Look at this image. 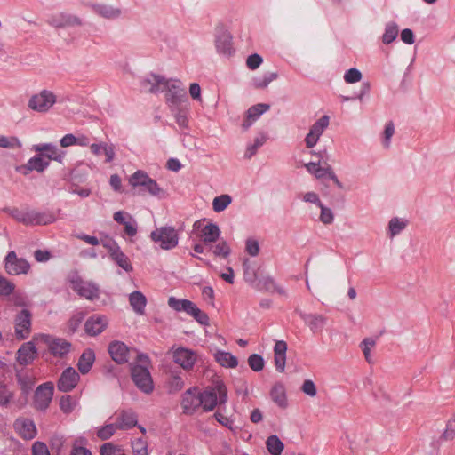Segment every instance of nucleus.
<instances>
[{"mask_svg": "<svg viewBox=\"0 0 455 455\" xmlns=\"http://www.w3.org/2000/svg\"><path fill=\"white\" fill-rule=\"evenodd\" d=\"M36 340L44 343L50 352L56 357L67 355L71 349V343L61 338H56L49 334H38Z\"/></svg>", "mask_w": 455, "mask_h": 455, "instance_id": "nucleus-8", "label": "nucleus"}, {"mask_svg": "<svg viewBox=\"0 0 455 455\" xmlns=\"http://www.w3.org/2000/svg\"><path fill=\"white\" fill-rule=\"evenodd\" d=\"M266 446L271 455H281L284 448L283 442L275 435L267 437Z\"/></svg>", "mask_w": 455, "mask_h": 455, "instance_id": "nucleus-40", "label": "nucleus"}, {"mask_svg": "<svg viewBox=\"0 0 455 455\" xmlns=\"http://www.w3.org/2000/svg\"><path fill=\"white\" fill-rule=\"evenodd\" d=\"M248 364L252 371H260L264 368L265 362L260 355L252 354L248 358Z\"/></svg>", "mask_w": 455, "mask_h": 455, "instance_id": "nucleus-51", "label": "nucleus"}, {"mask_svg": "<svg viewBox=\"0 0 455 455\" xmlns=\"http://www.w3.org/2000/svg\"><path fill=\"white\" fill-rule=\"evenodd\" d=\"M270 396L272 401L280 408L284 409L288 406L286 390L283 384H275L270 391Z\"/></svg>", "mask_w": 455, "mask_h": 455, "instance_id": "nucleus-32", "label": "nucleus"}, {"mask_svg": "<svg viewBox=\"0 0 455 455\" xmlns=\"http://www.w3.org/2000/svg\"><path fill=\"white\" fill-rule=\"evenodd\" d=\"M214 356L216 361L223 367L235 368L238 365L237 358L229 352L219 350Z\"/></svg>", "mask_w": 455, "mask_h": 455, "instance_id": "nucleus-35", "label": "nucleus"}, {"mask_svg": "<svg viewBox=\"0 0 455 455\" xmlns=\"http://www.w3.org/2000/svg\"><path fill=\"white\" fill-rule=\"evenodd\" d=\"M34 150L42 153L50 160L62 163L66 153L60 150L56 145L52 143H43L34 146Z\"/></svg>", "mask_w": 455, "mask_h": 455, "instance_id": "nucleus-25", "label": "nucleus"}, {"mask_svg": "<svg viewBox=\"0 0 455 455\" xmlns=\"http://www.w3.org/2000/svg\"><path fill=\"white\" fill-rule=\"evenodd\" d=\"M69 283L73 291L80 297L88 300H94L100 298V287L96 283L84 280L76 273L70 275Z\"/></svg>", "mask_w": 455, "mask_h": 455, "instance_id": "nucleus-6", "label": "nucleus"}, {"mask_svg": "<svg viewBox=\"0 0 455 455\" xmlns=\"http://www.w3.org/2000/svg\"><path fill=\"white\" fill-rule=\"evenodd\" d=\"M0 148H20L21 143L16 137L0 136Z\"/></svg>", "mask_w": 455, "mask_h": 455, "instance_id": "nucleus-53", "label": "nucleus"}, {"mask_svg": "<svg viewBox=\"0 0 455 455\" xmlns=\"http://www.w3.org/2000/svg\"><path fill=\"white\" fill-rule=\"evenodd\" d=\"M151 240L163 250H172L178 245L179 235L172 226H164L156 228L150 234Z\"/></svg>", "mask_w": 455, "mask_h": 455, "instance_id": "nucleus-4", "label": "nucleus"}, {"mask_svg": "<svg viewBox=\"0 0 455 455\" xmlns=\"http://www.w3.org/2000/svg\"><path fill=\"white\" fill-rule=\"evenodd\" d=\"M79 380V373L73 367H68L61 372L57 381L58 390L63 393L70 392L77 386Z\"/></svg>", "mask_w": 455, "mask_h": 455, "instance_id": "nucleus-16", "label": "nucleus"}, {"mask_svg": "<svg viewBox=\"0 0 455 455\" xmlns=\"http://www.w3.org/2000/svg\"><path fill=\"white\" fill-rule=\"evenodd\" d=\"M201 403L200 391L196 387L189 388L182 395L181 406L185 414H193Z\"/></svg>", "mask_w": 455, "mask_h": 455, "instance_id": "nucleus-18", "label": "nucleus"}, {"mask_svg": "<svg viewBox=\"0 0 455 455\" xmlns=\"http://www.w3.org/2000/svg\"><path fill=\"white\" fill-rule=\"evenodd\" d=\"M76 407V402L70 395H63L60 400V408L64 413H70Z\"/></svg>", "mask_w": 455, "mask_h": 455, "instance_id": "nucleus-57", "label": "nucleus"}, {"mask_svg": "<svg viewBox=\"0 0 455 455\" xmlns=\"http://www.w3.org/2000/svg\"><path fill=\"white\" fill-rule=\"evenodd\" d=\"M165 77L155 74H149L140 81L141 90L145 92L157 94L163 92Z\"/></svg>", "mask_w": 455, "mask_h": 455, "instance_id": "nucleus-20", "label": "nucleus"}, {"mask_svg": "<svg viewBox=\"0 0 455 455\" xmlns=\"http://www.w3.org/2000/svg\"><path fill=\"white\" fill-rule=\"evenodd\" d=\"M145 191H147L150 196H156L158 198H164L166 196L165 191L159 187L157 182L150 178L148 182L142 186Z\"/></svg>", "mask_w": 455, "mask_h": 455, "instance_id": "nucleus-45", "label": "nucleus"}, {"mask_svg": "<svg viewBox=\"0 0 455 455\" xmlns=\"http://www.w3.org/2000/svg\"><path fill=\"white\" fill-rule=\"evenodd\" d=\"M171 112L174 116L176 124L180 129L188 127V110L180 108L179 107L171 108Z\"/></svg>", "mask_w": 455, "mask_h": 455, "instance_id": "nucleus-42", "label": "nucleus"}, {"mask_svg": "<svg viewBox=\"0 0 455 455\" xmlns=\"http://www.w3.org/2000/svg\"><path fill=\"white\" fill-rule=\"evenodd\" d=\"M201 406L205 411H212L218 404L228 401V389L222 380H216L200 392Z\"/></svg>", "mask_w": 455, "mask_h": 455, "instance_id": "nucleus-1", "label": "nucleus"}, {"mask_svg": "<svg viewBox=\"0 0 455 455\" xmlns=\"http://www.w3.org/2000/svg\"><path fill=\"white\" fill-rule=\"evenodd\" d=\"M232 203V197L228 194L216 196L212 200V209L215 212H221Z\"/></svg>", "mask_w": 455, "mask_h": 455, "instance_id": "nucleus-43", "label": "nucleus"}, {"mask_svg": "<svg viewBox=\"0 0 455 455\" xmlns=\"http://www.w3.org/2000/svg\"><path fill=\"white\" fill-rule=\"evenodd\" d=\"M131 375L132 381L141 392L145 394L152 393L154 384L148 367L133 364L131 366Z\"/></svg>", "mask_w": 455, "mask_h": 455, "instance_id": "nucleus-9", "label": "nucleus"}, {"mask_svg": "<svg viewBox=\"0 0 455 455\" xmlns=\"http://www.w3.org/2000/svg\"><path fill=\"white\" fill-rule=\"evenodd\" d=\"M299 315L304 323L315 333L322 331L327 322L326 317L323 315L307 314L304 312H299Z\"/></svg>", "mask_w": 455, "mask_h": 455, "instance_id": "nucleus-26", "label": "nucleus"}, {"mask_svg": "<svg viewBox=\"0 0 455 455\" xmlns=\"http://www.w3.org/2000/svg\"><path fill=\"white\" fill-rule=\"evenodd\" d=\"M269 108L270 106L266 103H259L249 108L245 113L244 121L242 124L243 131L246 132Z\"/></svg>", "mask_w": 455, "mask_h": 455, "instance_id": "nucleus-23", "label": "nucleus"}, {"mask_svg": "<svg viewBox=\"0 0 455 455\" xmlns=\"http://www.w3.org/2000/svg\"><path fill=\"white\" fill-rule=\"evenodd\" d=\"M407 226V221L394 217L388 222V235L390 238H394L395 235H399Z\"/></svg>", "mask_w": 455, "mask_h": 455, "instance_id": "nucleus-41", "label": "nucleus"}, {"mask_svg": "<svg viewBox=\"0 0 455 455\" xmlns=\"http://www.w3.org/2000/svg\"><path fill=\"white\" fill-rule=\"evenodd\" d=\"M108 324V319L107 316L93 315L86 320L84 329L88 335L97 336L107 328Z\"/></svg>", "mask_w": 455, "mask_h": 455, "instance_id": "nucleus-19", "label": "nucleus"}, {"mask_svg": "<svg viewBox=\"0 0 455 455\" xmlns=\"http://www.w3.org/2000/svg\"><path fill=\"white\" fill-rule=\"evenodd\" d=\"M132 351L124 342L117 340L111 342L108 346L111 358L119 364L128 362Z\"/></svg>", "mask_w": 455, "mask_h": 455, "instance_id": "nucleus-21", "label": "nucleus"}, {"mask_svg": "<svg viewBox=\"0 0 455 455\" xmlns=\"http://www.w3.org/2000/svg\"><path fill=\"white\" fill-rule=\"evenodd\" d=\"M277 74L275 72H269L265 74L262 77H256L253 79L252 84L255 88L263 89L268 86V84L276 79Z\"/></svg>", "mask_w": 455, "mask_h": 455, "instance_id": "nucleus-48", "label": "nucleus"}, {"mask_svg": "<svg viewBox=\"0 0 455 455\" xmlns=\"http://www.w3.org/2000/svg\"><path fill=\"white\" fill-rule=\"evenodd\" d=\"M32 455H50V451L45 443L37 441L32 445Z\"/></svg>", "mask_w": 455, "mask_h": 455, "instance_id": "nucleus-63", "label": "nucleus"}, {"mask_svg": "<svg viewBox=\"0 0 455 455\" xmlns=\"http://www.w3.org/2000/svg\"><path fill=\"white\" fill-rule=\"evenodd\" d=\"M49 166V162L44 161L41 156L31 157L26 164L17 168V171L28 175L32 171L43 172Z\"/></svg>", "mask_w": 455, "mask_h": 455, "instance_id": "nucleus-29", "label": "nucleus"}, {"mask_svg": "<svg viewBox=\"0 0 455 455\" xmlns=\"http://www.w3.org/2000/svg\"><path fill=\"white\" fill-rule=\"evenodd\" d=\"M92 12L106 20H117L121 18L123 11L120 7L108 4H93L91 5Z\"/></svg>", "mask_w": 455, "mask_h": 455, "instance_id": "nucleus-22", "label": "nucleus"}, {"mask_svg": "<svg viewBox=\"0 0 455 455\" xmlns=\"http://www.w3.org/2000/svg\"><path fill=\"white\" fill-rule=\"evenodd\" d=\"M212 253L216 257L228 258L231 253V249L225 240L220 241L215 246H212Z\"/></svg>", "mask_w": 455, "mask_h": 455, "instance_id": "nucleus-50", "label": "nucleus"}, {"mask_svg": "<svg viewBox=\"0 0 455 455\" xmlns=\"http://www.w3.org/2000/svg\"><path fill=\"white\" fill-rule=\"evenodd\" d=\"M8 212L17 221L26 225H47L55 221V217L51 213L36 211L23 212L16 208Z\"/></svg>", "mask_w": 455, "mask_h": 455, "instance_id": "nucleus-3", "label": "nucleus"}, {"mask_svg": "<svg viewBox=\"0 0 455 455\" xmlns=\"http://www.w3.org/2000/svg\"><path fill=\"white\" fill-rule=\"evenodd\" d=\"M399 28L395 22H388L385 26V31L382 35V43L389 44L393 43L398 36Z\"/></svg>", "mask_w": 455, "mask_h": 455, "instance_id": "nucleus-39", "label": "nucleus"}, {"mask_svg": "<svg viewBox=\"0 0 455 455\" xmlns=\"http://www.w3.org/2000/svg\"><path fill=\"white\" fill-rule=\"evenodd\" d=\"M267 139V137L265 133L258 134L254 138L253 143L247 145L244 157L251 159L257 153L258 149L266 143Z\"/></svg>", "mask_w": 455, "mask_h": 455, "instance_id": "nucleus-36", "label": "nucleus"}, {"mask_svg": "<svg viewBox=\"0 0 455 455\" xmlns=\"http://www.w3.org/2000/svg\"><path fill=\"white\" fill-rule=\"evenodd\" d=\"M300 197L302 201L305 203L314 204L317 206H319L322 204V201L318 194L314 191L303 193Z\"/></svg>", "mask_w": 455, "mask_h": 455, "instance_id": "nucleus-62", "label": "nucleus"}, {"mask_svg": "<svg viewBox=\"0 0 455 455\" xmlns=\"http://www.w3.org/2000/svg\"><path fill=\"white\" fill-rule=\"evenodd\" d=\"M115 422L118 429L128 430L137 425V415L131 410H123L116 415Z\"/></svg>", "mask_w": 455, "mask_h": 455, "instance_id": "nucleus-28", "label": "nucleus"}, {"mask_svg": "<svg viewBox=\"0 0 455 455\" xmlns=\"http://www.w3.org/2000/svg\"><path fill=\"white\" fill-rule=\"evenodd\" d=\"M259 243L254 238H248L245 242V251L251 257H256L259 253Z\"/></svg>", "mask_w": 455, "mask_h": 455, "instance_id": "nucleus-61", "label": "nucleus"}, {"mask_svg": "<svg viewBox=\"0 0 455 455\" xmlns=\"http://www.w3.org/2000/svg\"><path fill=\"white\" fill-rule=\"evenodd\" d=\"M32 314L28 309L18 312L14 317V331L18 339L23 340L28 338L31 332Z\"/></svg>", "mask_w": 455, "mask_h": 455, "instance_id": "nucleus-11", "label": "nucleus"}, {"mask_svg": "<svg viewBox=\"0 0 455 455\" xmlns=\"http://www.w3.org/2000/svg\"><path fill=\"white\" fill-rule=\"evenodd\" d=\"M163 92H165V100L170 108L179 107L182 102L187 100L186 89L180 80L165 79Z\"/></svg>", "mask_w": 455, "mask_h": 455, "instance_id": "nucleus-5", "label": "nucleus"}, {"mask_svg": "<svg viewBox=\"0 0 455 455\" xmlns=\"http://www.w3.org/2000/svg\"><path fill=\"white\" fill-rule=\"evenodd\" d=\"M36 356V349L32 341L26 342L17 351V361L20 365L31 363Z\"/></svg>", "mask_w": 455, "mask_h": 455, "instance_id": "nucleus-27", "label": "nucleus"}, {"mask_svg": "<svg viewBox=\"0 0 455 455\" xmlns=\"http://www.w3.org/2000/svg\"><path fill=\"white\" fill-rule=\"evenodd\" d=\"M129 302L133 311L138 315H144L147 305V299L139 291H135L129 295Z\"/></svg>", "mask_w": 455, "mask_h": 455, "instance_id": "nucleus-34", "label": "nucleus"}, {"mask_svg": "<svg viewBox=\"0 0 455 455\" xmlns=\"http://www.w3.org/2000/svg\"><path fill=\"white\" fill-rule=\"evenodd\" d=\"M95 362L94 351L91 348L85 349L80 355L77 363V368L81 374H87Z\"/></svg>", "mask_w": 455, "mask_h": 455, "instance_id": "nucleus-31", "label": "nucleus"}, {"mask_svg": "<svg viewBox=\"0 0 455 455\" xmlns=\"http://www.w3.org/2000/svg\"><path fill=\"white\" fill-rule=\"evenodd\" d=\"M202 241L205 243H212L216 242L220 235V228L215 223H208L201 231Z\"/></svg>", "mask_w": 455, "mask_h": 455, "instance_id": "nucleus-33", "label": "nucleus"}, {"mask_svg": "<svg viewBox=\"0 0 455 455\" xmlns=\"http://www.w3.org/2000/svg\"><path fill=\"white\" fill-rule=\"evenodd\" d=\"M214 44L219 54L229 56L233 52L232 36L222 25L216 27Z\"/></svg>", "mask_w": 455, "mask_h": 455, "instance_id": "nucleus-14", "label": "nucleus"}, {"mask_svg": "<svg viewBox=\"0 0 455 455\" xmlns=\"http://www.w3.org/2000/svg\"><path fill=\"white\" fill-rule=\"evenodd\" d=\"M109 255L112 260L125 272L130 273L132 271L133 268L129 258L117 245L109 247Z\"/></svg>", "mask_w": 455, "mask_h": 455, "instance_id": "nucleus-30", "label": "nucleus"}, {"mask_svg": "<svg viewBox=\"0 0 455 455\" xmlns=\"http://www.w3.org/2000/svg\"><path fill=\"white\" fill-rule=\"evenodd\" d=\"M318 207L321 209V213L319 216L320 221L324 225L331 224L334 220V214L332 210L324 206L323 203Z\"/></svg>", "mask_w": 455, "mask_h": 455, "instance_id": "nucleus-52", "label": "nucleus"}, {"mask_svg": "<svg viewBox=\"0 0 455 455\" xmlns=\"http://www.w3.org/2000/svg\"><path fill=\"white\" fill-rule=\"evenodd\" d=\"M363 75L361 71L355 68H349L344 74V80L347 84H355L361 81Z\"/></svg>", "mask_w": 455, "mask_h": 455, "instance_id": "nucleus-56", "label": "nucleus"}, {"mask_svg": "<svg viewBox=\"0 0 455 455\" xmlns=\"http://www.w3.org/2000/svg\"><path fill=\"white\" fill-rule=\"evenodd\" d=\"M117 429L118 427L116 422L107 423L104 426L97 428L96 435L100 440H108L115 435Z\"/></svg>", "mask_w": 455, "mask_h": 455, "instance_id": "nucleus-46", "label": "nucleus"}, {"mask_svg": "<svg viewBox=\"0 0 455 455\" xmlns=\"http://www.w3.org/2000/svg\"><path fill=\"white\" fill-rule=\"evenodd\" d=\"M307 171L315 175L316 179H322L323 177L328 176L330 171L331 170V166L322 167L319 162H310L305 164Z\"/></svg>", "mask_w": 455, "mask_h": 455, "instance_id": "nucleus-38", "label": "nucleus"}, {"mask_svg": "<svg viewBox=\"0 0 455 455\" xmlns=\"http://www.w3.org/2000/svg\"><path fill=\"white\" fill-rule=\"evenodd\" d=\"M100 455H122L123 450L112 443H105L100 450Z\"/></svg>", "mask_w": 455, "mask_h": 455, "instance_id": "nucleus-54", "label": "nucleus"}, {"mask_svg": "<svg viewBox=\"0 0 455 455\" xmlns=\"http://www.w3.org/2000/svg\"><path fill=\"white\" fill-rule=\"evenodd\" d=\"M150 177L144 171H137L129 179V183L132 187H142L145 185Z\"/></svg>", "mask_w": 455, "mask_h": 455, "instance_id": "nucleus-47", "label": "nucleus"}, {"mask_svg": "<svg viewBox=\"0 0 455 455\" xmlns=\"http://www.w3.org/2000/svg\"><path fill=\"white\" fill-rule=\"evenodd\" d=\"M14 284L0 275V296H9L14 291Z\"/></svg>", "mask_w": 455, "mask_h": 455, "instance_id": "nucleus-58", "label": "nucleus"}, {"mask_svg": "<svg viewBox=\"0 0 455 455\" xmlns=\"http://www.w3.org/2000/svg\"><path fill=\"white\" fill-rule=\"evenodd\" d=\"M395 133V126L392 122H388L384 129L382 136V145L385 148H388L391 145V139Z\"/></svg>", "mask_w": 455, "mask_h": 455, "instance_id": "nucleus-55", "label": "nucleus"}, {"mask_svg": "<svg viewBox=\"0 0 455 455\" xmlns=\"http://www.w3.org/2000/svg\"><path fill=\"white\" fill-rule=\"evenodd\" d=\"M14 394L7 386L0 381V406L7 407L12 401Z\"/></svg>", "mask_w": 455, "mask_h": 455, "instance_id": "nucleus-49", "label": "nucleus"}, {"mask_svg": "<svg viewBox=\"0 0 455 455\" xmlns=\"http://www.w3.org/2000/svg\"><path fill=\"white\" fill-rule=\"evenodd\" d=\"M132 451L134 455H148V446L147 443L141 439L138 438L134 442L132 443Z\"/></svg>", "mask_w": 455, "mask_h": 455, "instance_id": "nucleus-60", "label": "nucleus"}, {"mask_svg": "<svg viewBox=\"0 0 455 455\" xmlns=\"http://www.w3.org/2000/svg\"><path fill=\"white\" fill-rule=\"evenodd\" d=\"M375 346L376 340L372 338H365L360 343V347L363 351L365 360L367 361V363L371 364L374 363V360L371 355V350L374 349Z\"/></svg>", "mask_w": 455, "mask_h": 455, "instance_id": "nucleus-44", "label": "nucleus"}, {"mask_svg": "<svg viewBox=\"0 0 455 455\" xmlns=\"http://www.w3.org/2000/svg\"><path fill=\"white\" fill-rule=\"evenodd\" d=\"M168 306L176 312H185L202 325H209V317L194 302L188 299L170 297Z\"/></svg>", "mask_w": 455, "mask_h": 455, "instance_id": "nucleus-2", "label": "nucleus"}, {"mask_svg": "<svg viewBox=\"0 0 455 455\" xmlns=\"http://www.w3.org/2000/svg\"><path fill=\"white\" fill-rule=\"evenodd\" d=\"M330 118L328 116L324 115L320 117L317 121H315L309 129L308 133L305 138V143L307 148H312L315 147L321 135L323 133L325 129L329 126Z\"/></svg>", "mask_w": 455, "mask_h": 455, "instance_id": "nucleus-15", "label": "nucleus"}, {"mask_svg": "<svg viewBox=\"0 0 455 455\" xmlns=\"http://www.w3.org/2000/svg\"><path fill=\"white\" fill-rule=\"evenodd\" d=\"M46 22L55 28L80 27L83 25V20L80 17L67 12H57L50 14Z\"/></svg>", "mask_w": 455, "mask_h": 455, "instance_id": "nucleus-10", "label": "nucleus"}, {"mask_svg": "<svg viewBox=\"0 0 455 455\" xmlns=\"http://www.w3.org/2000/svg\"><path fill=\"white\" fill-rule=\"evenodd\" d=\"M14 428L26 440H31L36 435V427L32 419L19 418L14 422Z\"/></svg>", "mask_w": 455, "mask_h": 455, "instance_id": "nucleus-24", "label": "nucleus"}, {"mask_svg": "<svg viewBox=\"0 0 455 455\" xmlns=\"http://www.w3.org/2000/svg\"><path fill=\"white\" fill-rule=\"evenodd\" d=\"M56 101V95L52 91L44 89L29 98L28 107L38 113H47Z\"/></svg>", "mask_w": 455, "mask_h": 455, "instance_id": "nucleus-7", "label": "nucleus"}, {"mask_svg": "<svg viewBox=\"0 0 455 455\" xmlns=\"http://www.w3.org/2000/svg\"><path fill=\"white\" fill-rule=\"evenodd\" d=\"M54 392L53 383L45 382L38 386L34 394V406L38 411H46L49 407Z\"/></svg>", "mask_w": 455, "mask_h": 455, "instance_id": "nucleus-12", "label": "nucleus"}, {"mask_svg": "<svg viewBox=\"0 0 455 455\" xmlns=\"http://www.w3.org/2000/svg\"><path fill=\"white\" fill-rule=\"evenodd\" d=\"M16 379L22 393L26 395L31 391L36 382L32 376L20 371L16 372Z\"/></svg>", "mask_w": 455, "mask_h": 455, "instance_id": "nucleus-37", "label": "nucleus"}, {"mask_svg": "<svg viewBox=\"0 0 455 455\" xmlns=\"http://www.w3.org/2000/svg\"><path fill=\"white\" fill-rule=\"evenodd\" d=\"M172 353L174 363L186 371L192 369L196 362V355L188 348L181 347L177 348L172 347Z\"/></svg>", "mask_w": 455, "mask_h": 455, "instance_id": "nucleus-17", "label": "nucleus"}, {"mask_svg": "<svg viewBox=\"0 0 455 455\" xmlns=\"http://www.w3.org/2000/svg\"><path fill=\"white\" fill-rule=\"evenodd\" d=\"M443 437L446 440H451L455 437V417L448 421Z\"/></svg>", "mask_w": 455, "mask_h": 455, "instance_id": "nucleus-64", "label": "nucleus"}, {"mask_svg": "<svg viewBox=\"0 0 455 455\" xmlns=\"http://www.w3.org/2000/svg\"><path fill=\"white\" fill-rule=\"evenodd\" d=\"M214 418L220 424L228 427L231 431L236 430L237 427H235L234 420L231 418L225 416L222 412L216 411L214 413Z\"/></svg>", "mask_w": 455, "mask_h": 455, "instance_id": "nucleus-59", "label": "nucleus"}, {"mask_svg": "<svg viewBox=\"0 0 455 455\" xmlns=\"http://www.w3.org/2000/svg\"><path fill=\"white\" fill-rule=\"evenodd\" d=\"M4 269L8 275H19L27 274L30 269V265L25 259L18 258L15 251H11L5 256Z\"/></svg>", "mask_w": 455, "mask_h": 455, "instance_id": "nucleus-13", "label": "nucleus"}]
</instances>
